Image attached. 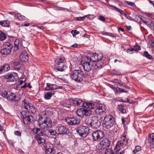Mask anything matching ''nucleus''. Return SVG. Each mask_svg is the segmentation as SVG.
Here are the masks:
<instances>
[{
  "label": "nucleus",
  "mask_w": 154,
  "mask_h": 154,
  "mask_svg": "<svg viewBox=\"0 0 154 154\" xmlns=\"http://www.w3.org/2000/svg\"><path fill=\"white\" fill-rule=\"evenodd\" d=\"M124 146V143H123L122 141L121 140L117 142V143L116 144V146L115 148V150L116 151V149H117L118 147H120L122 146Z\"/></svg>",
  "instance_id": "obj_37"
},
{
  "label": "nucleus",
  "mask_w": 154,
  "mask_h": 154,
  "mask_svg": "<svg viewBox=\"0 0 154 154\" xmlns=\"http://www.w3.org/2000/svg\"><path fill=\"white\" fill-rule=\"evenodd\" d=\"M2 66L5 72H6L10 69L9 65L8 64H4Z\"/></svg>",
  "instance_id": "obj_36"
},
{
  "label": "nucleus",
  "mask_w": 154,
  "mask_h": 154,
  "mask_svg": "<svg viewBox=\"0 0 154 154\" xmlns=\"http://www.w3.org/2000/svg\"><path fill=\"white\" fill-rule=\"evenodd\" d=\"M93 111H94L93 110L92 111H87L86 109L84 108H82L78 109L76 111V113L79 116L82 117L84 115L87 116H90L91 114L93 113H91V112H93Z\"/></svg>",
  "instance_id": "obj_16"
},
{
  "label": "nucleus",
  "mask_w": 154,
  "mask_h": 154,
  "mask_svg": "<svg viewBox=\"0 0 154 154\" xmlns=\"http://www.w3.org/2000/svg\"><path fill=\"white\" fill-rule=\"evenodd\" d=\"M120 80H118V79H114V82L116 83H117L118 84H117V85H119L120 86H122V84H121V83H120Z\"/></svg>",
  "instance_id": "obj_51"
},
{
  "label": "nucleus",
  "mask_w": 154,
  "mask_h": 154,
  "mask_svg": "<svg viewBox=\"0 0 154 154\" xmlns=\"http://www.w3.org/2000/svg\"><path fill=\"white\" fill-rule=\"evenodd\" d=\"M8 96L7 99L9 100L15 102L18 101L20 100V98L18 97H17L14 94L11 92H9Z\"/></svg>",
  "instance_id": "obj_22"
},
{
  "label": "nucleus",
  "mask_w": 154,
  "mask_h": 154,
  "mask_svg": "<svg viewBox=\"0 0 154 154\" xmlns=\"http://www.w3.org/2000/svg\"><path fill=\"white\" fill-rule=\"evenodd\" d=\"M20 43V41L18 39H16L14 42V50H17L19 49V43Z\"/></svg>",
  "instance_id": "obj_35"
},
{
  "label": "nucleus",
  "mask_w": 154,
  "mask_h": 154,
  "mask_svg": "<svg viewBox=\"0 0 154 154\" xmlns=\"http://www.w3.org/2000/svg\"><path fill=\"white\" fill-rule=\"evenodd\" d=\"M92 135L93 140L97 141L102 138L104 136V133L103 131L97 130L94 131Z\"/></svg>",
  "instance_id": "obj_14"
},
{
  "label": "nucleus",
  "mask_w": 154,
  "mask_h": 154,
  "mask_svg": "<svg viewBox=\"0 0 154 154\" xmlns=\"http://www.w3.org/2000/svg\"><path fill=\"white\" fill-rule=\"evenodd\" d=\"M82 106L88 109H87V111H92L93 110H94L93 112H91L92 113H94L91 114V115L100 114L106 110L104 105L100 104L98 107H97L93 103H83Z\"/></svg>",
  "instance_id": "obj_1"
},
{
  "label": "nucleus",
  "mask_w": 154,
  "mask_h": 154,
  "mask_svg": "<svg viewBox=\"0 0 154 154\" xmlns=\"http://www.w3.org/2000/svg\"><path fill=\"white\" fill-rule=\"evenodd\" d=\"M8 142L10 143L11 145H13V142L11 140H8Z\"/></svg>",
  "instance_id": "obj_64"
},
{
  "label": "nucleus",
  "mask_w": 154,
  "mask_h": 154,
  "mask_svg": "<svg viewBox=\"0 0 154 154\" xmlns=\"http://www.w3.org/2000/svg\"><path fill=\"white\" fill-rule=\"evenodd\" d=\"M76 133L80 136L85 137L88 135L89 129V128L83 125H79L75 128Z\"/></svg>",
  "instance_id": "obj_7"
},
{
  "label": "nucleus",
  "mask_w": 154,
  "mask_h": 154,
  "mask_svg": "<svg viewBox=\"0 0 154 154\" xmlns=\"http://www.w3.org/2000/svg\"><path fill=\"white\" fill-rule=\"evenodd\" d=\"M150 46L151 48H154V40L151 41V43Z\"/></svg>",
  "instance_id": "obj_59"
},
{
  "label": "nucleus",
  "mask_w": 154,
  "mask_h": 154,
  "mask_svg": "<svg viewBox=\"0 0 154 154\" xmlns=\"http://www.w3.org/2000/svg\"><path fill=\"white\" fill-rule=\"evenodd\" d=\"M83 103L81 99L78 98H71L66 100L64 103L62 104V106L63 107L67 108L70 107L71 106H82Z\"/></svg>",
  "instance_id": "obj_4"
},
{
  "label": "nucleus",
  "mask_w": 154,
  "mask_h": 154,
  "mask_svg": "<svg viewBox=\"0 0 154 154\" xmlns=\"http://www.w3.org/2000/svg\"><path fill=\"white\" fill-rule=\"evenodd\" d=\"M8 93L6 91H4L3 92H2V96L7 99L8 97Z\"/></svg>",
  "instance_id": "obj_48"
},
{
  "label": "nucleus",
  "mask_w": 154,
  "mask_h": 154,
  "mask_svg": "<svg viewBox=\"0 0 154 154\" xmlns=\"http://www.w3.org/2000/svg\"><path fill=\"white\" fill-rule=\"evenodd\" d=\"M148 142L150 143V146L154 148V133H152L149 135Z\"/></svg>",
  "instance_id": "obj_23"
},
{
  "label": "nucleus",
  "mask_w": 154,
  "mask_h": 154,
  "mask_svg": "<svg viewBox=\"0 0 154 154\" xmlns=\"http://www.w3.org/2000/svg\"><path fill=\"white\" fill-rule=\"evenodd\" d=\"M126 3L128 5L132 6L133 7H134L135 6L134 3L132 2H129L128 1H126Z\"/></svg>",
  "instance_id": "obj_52"
},
{
  "label": "nucleus",
  "mask_w": 154,
  "mask_h": 154,
  "mask_svg": "<svg viewBox=\"0 0 154 154\" xmlns=\"http://www.w3.org/2000/svg\"><path fill=\"white\" fill-rule=\"evenodd\" d=\"M16 16L17 19L20 20H23L25 19L24 16L21 15L20 13L17 14L16 15Z\"/></svg>",
  "instance_id": "obj_43"
},
{
  "label": "nucleus",
  "mask_w": 154,
  "mask_h": 154,
  "mask_svg": "<svg viewBox=\"0 0 154 154\" xmlns=\"http://www.w3.org/2000/svg\"><path fill=\"white\" fill-rule=\"evenodd\" d=\"M7 38L6 34L4 32L0 31V40L3 41L6 39Z\"/></svg>",
  "instance_id": "obj_31"
},
{
  "label": "nucleus",
  "mask_w": 154,
  "mask_h": 154,
  "mask_svg": "<svg viewBox=\"0 0 154 154\" xmlns=\"http://www.w3.org/2000/svg\"><path fill=\"white\" fill-rule=\"evenodd\" d=\"M121 140L122 141L123 143H124L125 146L128 144V140L126 137H122Z\"/></svg>",
  "instance_id": "obj_45"
},
{
  "label": "nucleus",
  "mask_w": 154,
  "mask_h": 154,
  "mask_svg": "<svg viewBox=\"0 0 154 154\" xmlns=\"http://www.w3.org/2000/svg\"><path fill=\"white\" fill-rule=\"evenodd\" d=\"M12 47V45L10 42H5L3 44L2 48L0 50V52L2 55L9 54L11 52Z\"/></svg>",
  "instance_id": "obj_9"
},
{
  "label": "nucleus",
  "mask_w": 154,
  "mask_h": 154,
  "mask_svg": "<svg viewBox=\"0 0 154 154\" xmlns=\"http://www.w3.org/2000/svg\"><path fill=\"white\" fill-rule=\"evenodd\" d=\"M6 82H15L18 79V74L14 72H9L7 73L4 76Z\"/></svg>",
  "instance_id": "obj_12"
},
{
  "label": "nucleus",
  "mask_w": 154,
  "mask_h": 154,
  "mask_svg": "<svg viewBox=\"0 0 154 154\" xmlns=\"http://www.w3.org/2000/svg\"><path fill=\"white\" fill-rule=\"evenodd\" d=\"M65 62V59L64 57H62L60 58L57 63V65L59 66L55 68V71L56 72L57 71L63 72L67 68V66L63 63Z\"/></svg>",
  "instance_id": "obj_11"
},
{
  "label": "nucleus",
  "mask_w": 154,
  "mask_h": 154,
  "mask_svg": "<svg viewBox=\"0 0 154 154\" xmlns=\"http://www.w3.org/2000/svg\"><path fill=\"white\" fill-rule=\"evenodd\" d=\"M134 49H135L134 51H137L138 50H140L141 49V48L139 46L137 45L134 47Z\"/></svg>",
  "instance_id": "obj_53"
},
{
  "label": "nucleus",
  "mask_w": 154,
  "mask_h": 154,
  "mask_svg": "<svg viewBox=\"0 0 154 154\" xmlns=\"http://www.w3.org/2000/svg\"><path fill=\"white\" fill-rule=\"evenodd\" d=\"M147 26L152 30H154V23L151 20H149V22Z\"/></svg>",
  "instance_id": "obj_44"
},
{
  "label": "nucleus",
  "mask_w": 154,
  "mask_h": 154,
  "mask_svg": "<svg viewBox=\"0 0 154 154\" xmlns=\"http://www.w3.org/2000/svg\"><path fill=\"white\" fill-rule=\"evenodd\" d=\"M14 134L18 136H21V133L18 131H15Z\"/></svg>",
  "instance_id": "obj_57"
},
{
  "label": "nucleus",
  "mask_w": 154,
  "mask_h": 154,
  "mask_svg": "<svg viewBox=\"0 0 154 154\" xmlns=\"http://www.w3.org/2000/svg\"><path fill=\"white\" fill-rule=\"evenodd\" d=\"M49 131L50 132V137H51V136H56V134H57V131L56 130L55 131L52 129H49Z\"/></svg>",
  "instance_id": "obj_40"
},
{
  "label": "nucleus",
  "mask_w": 154,
  "mask_h": 154,
  "mask_svg": "<svg viewBox=\"0 0 154 154\" xmlns=\"http://www.w3.org/2000/svg\"><path fill=\"white\" fill-rule=\"evenodd\" d=\"M86 16L82 17H76V20L78 21H82L83 20Z\"/></svg>",
  "instance_id": "obj_50"
},
{
  "label": "nucleus",
  "mask_w": 154,
  "mask_h": 154,
  "mask_svg": "<svg viewBox=\"0 0 154 154\" xmlns=\"http://www.w3.org/2000/svg\"><path fill=\"white\" fill-rule=\"evenodd\" d=\"M54 91L48 92L45 95V99L49 100L51 98L52 95H54Z\"/></svg>",
  "instance_id": "obj_27"
},
{
  "label": "nucleus",
  "mask_w": 154,
  "mask_h": 154,
  "mask_svg": "<svg viewBox=\"0 0 154 154\" xmlns=\"http://www.w3.org/2000/svg\"><path fill=\"white\" fill-rule=\"evenodd\" d=\"M57 9L58 10H64V8L62 7H59L57 8Z\"/></svg>",
  "instance_id": "obj_63"
},
{
  "label": "nucleus",
  "mask_w": 154,
  "mask_h": 154,
  "mask_svg": "<svg viewBox=\"0 0 154 154\" xmlns=\"http://www.w3.org/2000/svg\"><path fill=\"white\" fill-rule=\"evenodd\" d=\"M125 105L121 104L119 106V110L122 113H126V110L124 108Z\"/></svg>",
  "instance_id": "obj_29"
},
{
  "label": "nucleus",
  "mask_w": 154,
  "mask_h": 154,
  "mask_svg": "<svg viewBox=\"0 0 154 154\" xmlns=\"http://www.w3.org/2000/svg\"><path fill=\"white\" fill-rule=\"evenodd\" d=\"M116 123L115 119L111 115H108L104 117L103 122V127L109 129L113 126Z\"/></svg>",
  "instance_id": "obj_5"
},
{
  "label": "nucleus",
  "mask_w": 154,
  "mask_h": 154,
  "mask_svg": "<svg viewBox=\"0 0 154 154\" xmlns=\"http://www.w3.org/2000/svg\"><path fill=\"white\" fill-rule=\"evenodd\" d=\"M79 32L76 30H73L71 31V33L73 36L75 35H76L79 34Z\"/></svg>",
  "instance_id": "obj_47"
},
{
  "label": "nucleus",
  "mask_w": 154,
  "mask_h": 154,
  "mask_svg": "<svg viewBox=\"0 0 154 154\" xmlns=\"http://www.w3.org/2000/svg\"><path fill=\"white\" fill-rule=\"evenodd\" d=\"M27 110H29L30 112L32 114L35 113L36 112L35 107L32 104L29 105V107L28 109Z\"/></svg>",
  "instance_id": "obj_33"
},
{
  "label": "nucleus",
  "mask_w": 154,
  "mask_h": 154,
  "mask_svg": "<svg viewBox=\"0 0 154 154\" xmlns=\"http://www.w3.org/2000/svg\"><path fill=\"white\" fill-rule=\"evenodd\" d=\"M128 92V91H127L125 90L124 89L121 88L119 87H117V89H116V92L118 94H120L122 92L127 93Z\"/></svg>",
  "instance_id": "obj_38"
},
{
  "label": "nucleus",
  "mask_w": 154,
  "mask_h": 154,
  "mask_svg": "<svg viewBox=\"0 0 154 154\" xmlns=\"http://www.w3.org/2000/svg\"><path fill=\"white\" fill-rule=\"evenodd\" d=\"M109 5L110 7H112L114 8L113 9L111 8L112 9L116 11L119 13L121 14H123V12H124V11L122 10V9H120L113 5Z\"/></svg>",
  "instance_id": "obj_34"
},
{
  "label": "nucleus",
  "mask_w": 154,
  "mask_h": 154,
  "mask_svg": "<svg viewBox=\"0 0 154 154\" xmlns=\"http://www.w3.org/2000/svg\"><path fill=\"white\" fill-rule=\"evenodd\" d=\"M111 151V150L109 149H106L105 151V154H108V152H110Z\"/></svg>",
  "instance_id": "obj_60"
},
{
  "label": "nucleus",
  "mask_w": 154,
  "mask_h": 154,
  "mask_svg": "<svg viewBox=\"0 0 154 154\" xmlns=\"http://www.w3.org/2000/svg\"><path fill=\"white\" fill-rule=\"evenodd\" d=\"M142 21V22L144 24H145L146 25H148V24H149V20H144L143 19H140Z\"/></svg>",
  "instance_id": "obj_49"
},
{
  "label": "nucleus",
  "mask_w": 154,
  "mask_h": 154,
  "mask_svg": "<svg viewBox=\"0 0 154 154\" xmlns=\"http://www.w3.org/2000/svg\"><path fill=\"white\" fill-rule=\"evenodd\" d=\"M44 136L42 137H39L35 138V139L36 140L38 144L41 146L42 148L45 150V153L47 151L51 148V146L49 144L45 143V141L44 138Z\"/></svg>",
  "instance_id": "obj_10"
},
{
  "label": "nucleus",
  "mask_w": 154,
  "mask_h": 154,
  "mask_svg": "<svg viewBox=\"0 0 154 154\" xmlns=\"http://www.w3.org/2000/svg\"><path fill=\"white\" fill-rule=\"evenodd\" d=\"M109 87L112 89L115 92H116V89H117V88H116L112 85H109Z\"/></svg>",
  "instance_id": "obj_56"
},
{
  "label": "nucleus",
  "mask_w": 154,
  "mask_h": 154,
  "mask_svg": "<svg viewBox=\"0 0 154 154\" xmlns=\"http://www.w3.org/2000/svg\"><path fill=\"white\" fill-rule=\"evenodd\" d=\"M45 111L41 112L39 116V126L40 127L45 128H51L52 126L51 119L47 117Z\"/></svg>",
  "instance_id": "obj_2"
},
{
  "label": "nucleus",
  "mask_w": 154,
  "mask_h": 154,
  "mask_svg": "<svg viewBox=\"0 0 154 154\" xmlns=\"http://www.w3.org/2000/svg\"><path fill=\"white\" fill-rule=\"evenodd\" d=\"M85 122L87 125L92 128L97 129L101 125L100 121L99 120L98 118L95 116L87 118Z\"/></svg>",
  "instance_id": "obj_3"
},
{
  "label": "nucleus",
  "mask_w": 154,
  "mask_h": 154,
  "mask_svg": "<svg viewBox=\"0 0 154 154\" xmlns=\"http://www.w3.org/2000/svg\"><path fill=\"white\" fill-rule=\"evenodd\" d=\"M0 24L3 26L9 27L10 26L9 21L7 20H3L0 22Z\"/></svg>",
  "instance_id": "obj_26"
},
{
  "label": "nucleus",
  "mask_w": 154,
  "mask_h": 154,
  "mask_svg": "<svg viewBox=\"0 0 154 154\" xmlns=\"http://www.w3.org/2000/svg\"><path fill=\"white\" fill-rule=\"evenodd\" d=\"M98 19L100 20L103 22H104L105 21V18L103 16H101L99 17Z\"/></svg>",
  "instance_id": "obj_55"
},
{
  "label": "nucleus",
  "mask_w": 154,
  "mask_h": 154,
  "mask_svg": "<svg viewBox=\"0 0 154 154\" xmlns=\"http://www.w3.org/2000/svg\"><path fill=\"white\" fill-rule=\"evenodd\" d=\"M26 81V79H25L24 80H20V81H19V85H22V84L23 83V82H25Z\"/></svg>",
  "instance_id": "obj_61"
},
{
  "label": "nucleus",
  "mask_w": 154,
  "mask_h": 154,
  "mask_svg": "<svg viewBox=\"0 0 154 154\" xmlns=\"http://www.w3.org/2000/svg\"><path fill=\"white\" fill-rule=\"evenodd\" d=\"M5 72L2 68V66L0 67V74H1L3 72Z\"/></svg>",
  "instance_id": "obj_58"
},
{
  "label": "nucleus",
  "mask_w": 154,
  "mask_h": 154,
  "mask_svg": "<svg viewBox=\"0 0 154 154\" xmlns=\"http://www.w3.org/2000/svg\"><path fill=\"white\" fill-rule=\"evenodd\" d=\"M56 131L57 134L60 135L67 134L69 132L68 129L66 127L62 125H59L56 127Z\"/></svg>",
  "instance_id": "obj_17"
},
{
  "label": "nucleus",
  "mask_w": 154,
  "mask_h": 154,
  "mask_svg": "<svg viewBox=\"0 0 154 154\" xmlns=\"http://www.w3.org/2000/svg\"><path fill=\"white\" fill-rule=\"evenodd\" d=\"M63 88L62 86H60L55 84H51L49 83L47 84V87L45 88V90L46 91H50L57 89H63Z\"/></svg>",
  "instance_id": "obj_20"
},
{
  "label": "nucleus",
  "mask_w": 154,
  "mask_h": 154,
  "mask_svg": "<svg viewBox=\"0 0 154 154\" xmlns=\"http://www.w3.org/2000/svg\"><path fill=\"white\" fill-rule=\"evenodd\" d=\"M66 123L69 125H78L80 122V120L75 118H68L66 119Z\"/></svg>",
  "instance_id": "obj_18"
},
{
  "label": "nucleus",
  "mask_w": 154,
  "mask_h": 154,
  "mask_svg": "<svg viewBox=\"0 0 154 154\" xmlns=\"http://www.w3.org/2000/svg\"><path fill=\"white\" fill-rule=\"evenodd\" d=\"M111 141L107 138H104L101 140L98 144L99 150L106 149L110 145Z\"/></svg>",
  "instance_id": "obj_13"
},
{
  "label": "nucleus",
  "mask_w": 154,
  "mask_h": 154,
  "mask_svg": "<svg viewBox=\"0 0 154 154\" xmlns=\"http://www.w3.org/2000/svg\"><path fill=\"white\" fill-rule=\"evenodd\" d=\"M149 2L151 5H152L154 7V1H152L150 0H149Z\"/></svg>",
  "instance_id": "obj_62"
},
{
  "label": "nucleus",
  "mask_w": 154,
  "mask_h": 154,
  "mask_svg": "<svg viewBox=\"0 0 154 154\" xmlns=\"http://www.w3.org/2000/svg\"><path fill=\"white\" fill-rule=\"evenodd\" d=\"M20 58L23 62H26L29 59V56L26 51L23 50L22 51L20 56Z\"/></svg>",
  "instance_id": "obj_21"
},
{
  "label": "nucleus",
  "mask_w": 154,
  "mask_h": 154,
  "mask_svg": "<svg viewBox=\"0 0 154 154\" xmlns=\"http://www.w3.org/2000/svg\"><path fill=\"white\" fill-rule=\"evenodd\" d=\"M21 66V65L19 62H14V67L16 70H20Z\"/></svg>",
  "instance_id": "obj_32"
},
{
  "label": "nucleus",
  "mask_w": 154,
  "mask_h": 154,
  "mask_svg": "<svg viewBox=\"0 0 154 154\" xmlns=\"http://www.w3.org/2000/svg\"><path fill=\"white\" fill-rule=\"evenodd\" d=\"M32 131L33 132V134L35 136V138L43 136V130L42 129L35 128L32 129Z\"/></svg>",
  "instance_id": "obj_19"
},
{
  "label": "nucleus",
  "mask_w": 154,
  "mask_h": 154,
  "mask_svg": "<svg viewBox=\"0 0 154 154\" xmlns=\"http://www.w3.org/2000/svg\"><path fill=\"white\" fill-rule=\"evenodd\" d=\"M96 54H92V56H85L84 57L86 59V61H89L90 62H91L92 64H94V63L96 62V59L95 58V57Z\"/></svg>",
  "instance_id": "obj_24"
},
{
  "label": "nucleus",
  "mask_w": 154,
  "mask_h": 154,
  "mask_svg": "<svg viewBox=\"0 0 154 154\" xmlns=\"http://www.w3.org/2000/svg\"><path fill=\"white\" fill-rule=\"evenodd\" d=\"M141 149V147L140 146H135V149L133 151L134 154H136L137 152L139 151Z\"/></svg>",
  "instance_id": "obj_42"
},
{
  "label": "nucleus",
  "mask_w": 154,
  "mask_h": 154,
  "mask_svg": "<svg viewBox=\"0 0 154 154\" xmlns=\"http://www.w3.org/2000/svg\"><path fill=\"white\" fill-rule=\"evenodd\" d=\"M30 104H31V103H30L26 100H24L22 101V105L26 109H28Z\"/></svg>",
  "instance_id": "obj_25"
},
{
  "label": "nucleus",
  "mask_w": 154,
  "mask_h": 154,
  "mask_svg": "<svg viewBox=\"0 0 154 154\" xmlns=\"http://www.w3.org/2000/svg\"><path fill=\"white\" fill-rule=\"evenodd\" d=\"M85 60V58L84 57L83 59L81 61V64L85 71L89 72L92 70L94 64H92L91 62L89 61H86Z\"/></svg>",
  "instance_id": "obj_15"
},
{
  "label": "nucleus",
  "mask_w": 154,
  "mask_h": 154,
  "mask_svg": "<svg viewBox=\"0 0 154 154\" xmlns=\"http://www.w3.org/2000/svg\"><path fill=\"white\" fill-rule=\"evenodd\" d=\"M49 129H46L45 130H43V136L44 135L47 136L48 137H50V132Z\"/></svg>",
  "instance_id": "obj_41"
},
{
  "label": "nucleus",
  "mask_w": 154,
  "mask_h": 154,
  "mask_svg": "<svg viewBox=\"0 0 154 154\" xmlns=\"http://www.w3.org/2000/svg\"><path fill=\"white\" fill-rule=\"evenodd\" d=\"M103 63L102 61H97L95 64V66L97 67V68L100 69L103 66Z\"/></svg>",
  "instance_id": "obj_30"
},
{
  "label": "nucleus",
  "mask_w": 154,
  "mask_h": 154,
  "mask_svg": "<svg viewBox=\"0 0 154 154\" xmlns=\"http://www.w3.org/2000/svg\"><path fill=\"white\" fill-rule=\"evenodd\" d=\"M95 57H97L98 61H100V60H101L103 58V54L101 53H100L99 54H96Z\"/></svg>",
  "instance_id": "obj_46"
},
{
  "label": "nucleus",
  "mask_w": 154,
  "mask_h": 154,
  "mask_svg": "<svg viewBox=\"0 0 154 154\" xmlns=\"http://www.w3.org/2000/svg\"><path fill=\"white\" fill-rule=\"evenodd\" d=\"M116 152L115 153L111 151V154H123L125 153V150H122L120 148L118 149H116Z\"/></svg>",
  "instance_id": "obj_28"
},
{
  "label": "nucleus",
  "mask_w": 154,
  "mask_h": 154,
  "mask_svg": "<svg viewBox=\"0 0 154 154\" xmlns=\"http://www.w3.org/2000/svg\"><path fill=\"white\" fill-rule=\"evenodd\" d=\"M70 76L73 80L78 82L82 81L84 77L83 72L79 70H74L71 73Z\"/></svg>",
  "instance_id": "obj_6"
},
{
  "label": "nucleus",
  "mask_w": 154,
  "mask_h": 154,
  "mask_svg": "<svg viewBox=\"0 0 154 154\" xmlns=\"http://www.w3.org/2000/svg\"><path fill=\"white\" fill-rule=\"evenodd\" d=\"M143 55L147 58L151 60L152 59V56L149 54L147 51H145L143 53Z\"/></svg>",
  "instance_id": "obj_39"
},
{
  "label": "nucleus",
  "mask_w": 154,
  "mask_h": 154,
  "mask_svg": "<svg viewBox=\"0 0 154 154\" xmlns=\"http://www.w3.org/2000/svg\"><path fill=\"white\" fill-rule=\"evenodd\" d=\"M135 49H134V48H131L129 49H128L127 50V52L128 53H130V54H132V53H131L130 52L133 51H134Z\"/></svg>",
  "instance_id": "obj_54"
},
{
  "label": "nucleus",
  "mask_w": 154,
  "mask_h": 154,
  "mask_svg": "<svg viewBox=\"0 0 154 154\" xmlns=\"http://www.w3.org/2000/svg\"><path fill=\"white\" fill-rule=\"evenodd\" d=\"M21 117L23 119L24 123L25 125L29 124L33 121V117L31 115H29L26 111L23 110L21 112Z\"/></svg>",
  "instance_id": "obj_8"
}]
</instances>
